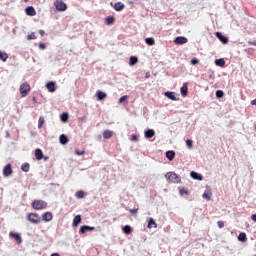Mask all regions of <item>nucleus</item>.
<instances>
[{"label": "nucleus", "instance_id": "1", "mask_svg": "<svg viewBox=\"0 0 256 256\" xmlns=\"http://www.w3.org/2000/svg\"><path fill=\"white\" fill-rule=\"evenodd\" d=\"M166 179L168 183H181V176L176 174V172H167Z\"/></svg>", "mask_w": 256, "mask_h": 256}, {"label": "nucleus", "instance_id": "2", "mask_svg": "<svg viewBox=\"0 0 256 256\" xmlns=\"http://www.w3.org/2000/svg\"><path fill=\"white\" fill-rule=\"evenodd\" d=\"M32 207L37 211H41L43 209H47L48 203L44 200H34V202H32Z\"/></svg>", "mask_w": 256, "mask_h": 256}, {"label": "nucleus", "instance_id": "3", "mask_svg": "<svg viewBox=\"0 0 256 256\" xmlns=\"http://www.w3.org/2000/svg\"><path fill=\"white\" fill-rule=\"evenodd\" d=\"M27 220L30 223H40V222H42V218H41V216H39V214L37 212H29L27 214Z\"/></svg>", "mask_w": 256, "mask_h": 256}, {"label": "nucleus", "instance_id": "4", "mask_svg": "<svg viewBox=\"0 0 256 256\" xmlns=\"http://www.w3.org/2000/svg\"><path fill=\"white\" fill-rule=\"evenodd\" d=\"M31 91V85L28 84V82H24L23 84L20 85V95L22 98L28 95Z\"/></svg>", "mask_w": 256, "mask_h": 256}, {"label": "nucleus", "instance_id": "5", "mask_svg": "<svg viewBox=\"0 0 256 256\" xmlns=\"http://www.w3.org/2000/svg\"><path fill=\"white\" fill-rule=\"evenodd\" d=\"M54 6L58 11H66L67 9V4L63 0H56L54 2Z\"/></svg>", "mask_w": 256, "mask_h": 256}, {"label": "nucleus", "instance_id": "6", "mask_svg": "<svg viewBox=\"0 0 256 256\" xmlns=\"http://www.w3.org/2000/svg\"><path fill=\"white\" fill-rule=\"evenodd\" d=\"M3 174L5 177L11 176L13 174V167L11 163H7L3 169Z\"/></svg>", "mask_w": 256, "mask_h": 256}, {"label": "nucleus", "instance_id": "7", "mask_svg": "<svg viewBox=\"0 0 256 256\" xmlns=\"http://www.w3.org/2000/svg\"><path fill=\"white\" fill-rule=\"evenodd\" d=\"M9 236L13 240H15L16 243H18V244L22 243V237H21V234H19V232H10Z\"/></svg>", "mask_w": 256, "mask_h": 256}, {"label": "nucleus", "instance_id": "8", "mask_svg": "<svg viewBox=\"0 0 256 256\" xmlns=\"http://www.w3.org/2000/svg\"><path fill=\"white\" fill-rule=\"evenodd\" d=\"M25 11H26V15H28V17H35L37 15L36 9L33 6L26 7Z\"/></svg>", "mask_w": 256, "mask_h": 256}, {"label": "nucleus", "instance_id": "9", "mask_svg": "<svg viewBox=\"0 0 256 256\" xmlns=\"http://www.w3.org/2000/svg\"><path fill=\"white\" fill-rule=\"evenodd\" d=\"M174 42L175 44H178V45L187 44L188 38H186L185 36H177Z\"/></svg>", "mask_w": 256, "mask_h": 256}, {"label": "nucleus", "instance_id": "10", "mask_svg": "<svg viewBox=\"0 0 256 256\" xmlns=\"http://www.w3.org/2000/svg\"><path fill=\"white\" fill-rule=\"evenodd\" d=\"M216 37L222 42V44H228L229 42V38L219 31H217Z\"/></svg>", "mask_w": 256, "mask_h": 256}, {"label": "nucleus", "instance_id": "11", "mask_svg": "<svg viewBox=\"0 0 256 256\" xmlns=\"http://www.w3.org/2000/svg\"><path fill=\"white\" fill-rule=\"evenodd\" d=\"M42 220L44 222H51L53 220V214L52 212H44L42 214Z\"/></svg>", "mask_w": 256, "mask_h": 256}, {"label": "nucleus", "instance_id": "12", "mask_svg": "<svg viewBox=\"0 0 256 256\" xmlns=\"http://www.w3.org/2000/svg\"><path fill=\"white\" fill-rule=\"evenodd\" d=\"M87 231H95V227H91L90 225H82V227H80L79 233L85 234Z\"/></svg>", "mask_w": 256, "mask_h": 256}, {"label": "nucleus", "instance_id": "13", "mask_svg": "<svg viewBox=\"0 0 256 256\" xmlns=\"http://www.w3.org/2000/svg\"><path fill=\"white\" fill-rule=\"evenodd\" d=\"M190 174L194 180H203V175L199 174V172L192 171Z\"/></svg>", "mask_w": 256, "mask_h": 256}, {"label": "nucleus", "instance_id": "14", "mask_svg": "<svg viewBox=\"0 0 256 256\" xmlns=\"http://www.w3.org/2000/svg\"><path fill=\"white\" fill-rule=\"evenodd\" d=\"M114 22H115L114 16H106V18H105V24H106L107 26H112V24H114Z\"/></svg>", "mask_w": 256, "mask_h": 256}, {"label": "nucleus", "instance_id": "15", "mask_svg": "<svg viewBox=\"0 0 256 256\" xmlns=\"http://www.w3.org/2000/svg\"><path fill=\"white\" fill-rule=\"evenodd\" d=\"M46 88L48 89V91H50V93H54V91L56 90L55 82H48L46 84Z\"/></svg>", "mask_w": 256, "mask_h": 256}, {"label": "nucleus", "instance_id": "16", "mask_svg": "<svg viewBox=\"0 0 256 256\" xmlns=\"http://www.w3.org/2000/svg\"><path fill=\"white\" fill-rule=\"evenodd\" d=\"M181 95L187 96L188 95V83H184L181 87Z\"/></svg>", "mask_w": 256, "mask_h": 256}, {"label": "nucleus", "instance_id": "17", "mask_svg": "<svg viewBox=\"0 0 256 256\" xmlns=\"http://www.w3.org/2000/svg\"><path fill=\"white\" fill-rule=\"evenodd\" d=\"M82 222V218L80 214H77V216H75L74 220H73V227H77L79 225V223Z\"/></svg>", "mask_w": 256, "mask_h": 256}, {"label": "nucleus", "instance_id": "18", "mask_svg": "<svg viewBox=\"0 0 256 256\" xmlns=\"http://www.w3.org/2000/svg\"><path fill=\"white\" fill-rule=\"evenodd\" d=\"M59 140L63 145L69 142V138L66 136V134H60Z\"/></svg>", "mask_w": 256, "mask_h": 256}, {"label": "nucleus", "instance_id": "19", "mask_svg": "<svg viewBox=\"0 0 256 256\" xmlns=\"http://www.w3.org/2000/svg\"><path fill=\"white\" fill-rule=\"evenodd\" d=\"M35 156L37 160H42L44 156L42 149H36Z\"/></svg>", "mask_w": 256, "mask_h": 256}, {"label": "nucleus", "instance_id": "20", "mask_svg": "<svg viewBox=\"0 0 256 256\" xmlns=\"http://www.w3.org/2000/svg\"><path fill=\"white\" fill-rule=\"evenodd\" d=\"M154 227V229H157V223L155 222V220H153V218H150L148 220V229H152Z\"/></svg>", "mask_w": 256, "mask_h": 256}, {"label": "nucleus", "instance_id": "21", "mask_svg": "<svg viewBox=\"0 0 256 256\" xmlns=\"http://www.w3.org/2000/svg\"><path fill=\"white\" fill-rule=\"evenodd\" d=\"M122 231L125 234L133 233V229H132V227H130V225H124V227H122Z\"/></svg>", "mask_w": 256, "mask_h": 256}, {"label": "nucleus", "instance_id": "22", "mask_svg": "<svg viewBox=\"0 0 256 256\" xmlns=\"http://www.w3.org/2000/svg\"><path fill=\"white\" fill-rule=\"evenodd\" d=\"M124 7L125 6L122 2H116V4H114L115 11H122Z\"/></svg>", "mask_w": 256, "mask_h": 256}, {"label": "nucleus", "instance_id": "23", "mask_svg": "<svg viewBox=\"0 0 256 256\" xmlns=\"http://www.w3.org/2000/svg\"><path fill=\"white\" fill-rule=\"evenodd\" d=\"M21 170L24 171V173H29V171H30V163H22Z\"/></svg>", "mask_w": 256, "mask_h": 256}, {"label": "nucleus", "instance_id": "24", "mask_svg": "<svg viewBox=\"0 0 256 256\" xmlns=\"http://www.w3.org/2000/svg\"><path fill=\"white\" fill-rule=\"evenodd\" d=\"M166 156H167L168 160L172 161V160H174V158L176 156V152L175 151H167Z\"/></svg>", "mask_w": 256, "mask_h": 256}, {"label": "nucleus", "instance_id": "25", "mask_svg": "<svg viewBox=\"0 0 256 256\" xmlns=\"http://www.w3.org/2000/svg\"><path fill=\"white\" fill-rule=\"evenodd\" d=\"M96 96H97V100H104L107 94L103 93V91H97Z\"/></svg>", "mask_w": 256, "mask_h": 256}, {"label": "nucleus", "instance_id": "26", "mask_svg": "<svg viewBox=\"0 0 256 256\" xmlns=\"http://www.w3.org/2000/svg\"><path fill=\"white\" fill-rule=\"evenodd\" d=\"M145 136H146V138H152L153 136H155V131H154V129H148V130L145 132Z\"/></svg>", "mask_w": 256, "mask_h": 256}, {"label": "nucleus", "instance_id": "27", "mask_svg": "<svg viewBox=\"0 0 256 256\" xmlns=\"http://www.w3.org/2000/svg\"><path fill=\"white\" fill-rule=\"evenodd\" d=\"M103 136H104L105 140H108L109 138H112L113 131L106 130L103 132Z\"/></svg>", "mask_w": 256, "mask_h": 256}, {"label": "nucleus", "instance_id": "28", "mask_svg": "<svg viewBox=\"0 0 256 256\" xmlns=\"http://www.w3.org/2000/svg\"><path fill=\"white\" fill-rule=\"evenodd\" d=\"M145 43H146L147 45H155V44H156L155 38H153L152 36H151V37H148V38L145 39Z\"/></svg>", "mask_w": 256, "mask_h": 256}, {"label": "nucleus", "instance_id": "29", "mask_svg": "<svg viewBox=\"0 0 256 256\" xmlns=\"http://www.w3.org/2000/svg\"><path fill=\"white\" fill-rule=\"evenodd\" d=\"M215 64L219 65L220 67H224L226 62H225V60L223 58H218L217 60H215Z\"/></svg>", "mask_w": 256, "mask_h": 256}, {"label": "nucleus", "instance_id": "30", "mask_svg": "<svg viewBox=\"0 0 256 256\" xmlns=\"http://www.w3.org/2000/svg\"><path fill=\"white\" fill-rule=\"evenodd\" d=\"M238 240L239 241H247V234H246V232H240V234L238 236Z\"/></svg>", "mask_w": 256, "mask_h": 256}, {"label": "nucleus", "instance_id": "31", "mask_svg": "<svg viewBox=\"0 0 256 256\" xmlns=\"http://www.w3.org/2000/svg\"><path fill=\"white\" fill-rule=\"evenodd\" d=\"M7 58H9V54L4 53L3 51H0V59H1L3 62H6Z\"/></svg>", "mask_w": 256, "mask_h": 256}, {"label": "nucleus", "instance_id": "32", "mask_svg": "<svg viewBox=\"0 0 256 256\" xmlns=\"http://www.w3.org/2000/svg\"><path fill=\"white\" fill-rule=\"evenodd\" d=\"M137 62H138L137 56H130V60H129L130 65H135L137 64Z\"/></svg>", "mask_w": 256, "mask_h": 256}, {"label": "nucleus", "instance_id": "33", "mask_svg": "<svg viewBox=\"0 0 256 256\" xmlns=\"http://www.w3.org/2000/svg\"><path fill=\"white\" fill-rule=\"evenodd\" d=\"M165 95L167 96V98H170V100H177L175 93L168 91L167 93H165Z\"/></svg>", "mask_w": 256, "mask_h": 256}, {"label": "nucleus", "instance_id": "34", "mask_svg": "<svg viewBox=\"0 0 256 256\" xmlns=\"http://www.w3.org/2000/svg\"><path fill=\"white\" fill-rule=\"evenodd\" d=\"M60 118H61V121H62V122H68V120H69V114H68V113H62L61 116H60Z\"/></svg>", "mask_w": 256, "mask_h": 256}, {"label": "nucleus", "instance_id": "35", "mask_svg": "<svg viewBox=\"0 0 256 256\" xmlns=\"http://www.w3.org/2000/svg\"><path fill=\"white\" fill-rule=\"evenodd\" d=\"M44 124H45V118L43 116H40L38 120V128L41 129Z\"/></svg>", "mask_w": 256, "mask_h": 256}, {"label": "nucleus", "instance_id": "36", "mask_svg": "<svg viewBox=\"0 0 256 256\" xmlns=\"http://www.w3.org/2000/svg\"><path fill=\"white\" fill-rule=\"evenodd\" d=\"M179 193L181 194V196H189V191L188 189H186L185 187H183L182 189H180Z\"/></svg>", "mask_w": 256, "mask_h": 256}, {"label": "nucleus", "instance_id": "37", "mask_svg": "<svg viewBox=\"0 0 256 256\" xmlns=\"http://www.w3.org/2000/svg\"><path fill=\"white\" fill-rule=\"evenodd\" d=\"M211 196H212V192H209V191H205L203 194V198H205V200H211Z\"/></svg>", "mask_w": 256, "mask_h": 256}, {"label": "nucleus", "instance_id": "38", "mask_svg": "<svg viewBox=\"0 0 256 256\" xmlns=\"http://www.w3.org/2000/svg\"><path fill=\"white\" fill-rule=\"evenodd\" d=\"M75 196H76V198H84L85 192L84 191H77Z\"/></svg>", "mask_w": 256, "mask_h": 256}, {"label": "nucleus", "instance_id": "39", "mask_svg": "<svg viewBox=\"0 0 256 256\" xmlns=\"http://www.w3.org/2000/svg\"><path fill=\"white\" fill-rule=\"evenodd\" d=\"M37 36L35 33L28 34L27 39L28 40H36Z\"/></svg>", "mask_w": 256, "mask_h": 256}, {"label": "nucleus", "instance_id": "40", "mask_svg": "<svg viewBox=\"0 0 256 256\" xmlns=\"http://www.w3.org/2000/svg\"><path fill=\"white\" fill-rule=\"evenodd\" d=\"M224 95H225V93L223 91H221V90L216 91L217 98H223Z\"/></svg>", "mask_w": 256, "mask_h": 256}, {"label": "nucleus", "instance_id": "41", "mask_svg": "<svg viewBox=\"0 0 256 256\" xmlns=\"http://www.w3.org/2000/svg\"><path fill=\"white\" fill-rule=\"evenodd\" d=\"M186 145L189 149L193 148V140H186Z\"/></svg>", "mask_w": 256, "mask_h": 256}, {"label": "nucleus", "instance_id": "42", "mask_svg": "<svg viewBox=\"0 0 256 256\" xmlns=\"http://www.w3.org/2000/svg\"><path fill=\"white\" fill-rule=\"evenodd\" d=\"M127 98H128L127 94H125L124 96H121L119 98V104H122V102H125V100H127Z\"/></svg>", "mask_w": 256, "mask_h": 256}, {"label": "nucleus", "instance_id": "43", "mask_svg": "<svg viewBox=\"0 0 256 256\" xmlns=\"http://www.w3.org/2000/svg\"><path fill=\"white\" fill-rule=\"evenodd\" d=\"M199 62H200L199 58H192V60H191V64H193V65H197V64H199Z\"/></svg>", "mask_w": 256, "mask_h": 256}, {"label": "nucleus", "instance_id": "44", "mask_svg": "<svg viewBox=\"0 0 256 256\" xmlns=\"http://www.w3.org/2000/svg\"><path fill=\"white\" fill-rule=\"evenodd\" d=\"M131 140L132 142H136L138 140V137L136 136V134L131 135Z\"/></svg>", "mask_w": 256, "mask_h": 256}, {"label": "nucleus", "instance_id": "45", "mask_svg": "<svg viewBox=\"0 0 256 256\" xmlns=\"http://www.w3.org/2000/svg\"><path fill=\"white\" fill-rule=\"evenodd\" d=\"M217 225L220 229H222L225 226V223L222 221L217 222Z\"/></svg>", "mask_w": 256, "mask_h": 256}, {"label": "nucleus", "instance_id": "46", "mask_svg": "<svg viewBox=\"0 0 256 256\" xmlns=\"http://www.w3.org/2000/svg\"><path fill=\"white\" fill-rule=\"evenodd\" d=\"M130 213L131 214H137L138 213V209H130Z\"/></svg>", "mask_w": 256, "mask_h": 256}, {"label": "nucleus", "instance_id": "47", "mask_svg": "<svg viewBox=\"0 0 256 256\" xmlns=\"http://www.w3.org/2000/svg\"><path fill=\"white\" fill-rule=\"evenodd\" d=\"M39 48H40V49H46V44L40 43V44H39Z\"/></svg>", "mask_w": 256, "mask_h": 256}, {"label": "nucleus", "instance_id": "48", "mask_svg": "<svg viewBox=\"0 0 256 256\" xmlns=\"http://www.w3.org/2000/svg\"><path fill=\"white\" fill-rule=\"evenodd\" d=\"M75 154H78V156H81L82 154H85V151H75Z\"/></svg>", "mask_w": 256, "mask_h": 256}, {"label": "nucleus", "instance_id": "49", "mask_svg": "<svg viewBox=\"0 0 256 256\" xmlns=\"http://www.w3.org/2000/svg\"><path fill=\"white\" fill-rule=\"evenodd\" d=\"M39 34H40L41 36H45V31H44L43 29H40V30H39Z\"/></svg>", "mask_w": 256, "mask_h": 256}, {"label": "nucleus", "instance_id": "50", "mask_svg": "<svg viewBox=\"0 0 256 256\" xmlns=\"http://www.w3.org/2000/svg\"><path fill=\"white\" fill-rule=\"evenodd\" d=\"M252 220L253 222H256V214H252Z\"/></svg>", "mask_w": 256, "mask_h": 256}, {"label": "nucleus", "instance_id": "51", "mask_svg": "<svg viewBox=\"0 0 256 256\" xmlns=\"http://www.w3.org/2000/svg\"><path fill=\"white\" fill-rule=\"evenodd\" d=\"M248 44L249 45H256V41L255 42L249 41Z\"/></svg>", "mask_w": 256, "mask_h": 256}, {"label": "nucleus", "instance_id": "52", "mask_svg": "<svg viewBox=\"0 0 256 256\" xmlns=\"http://www.w3.org/2000/svg\"><path fill=\"white\" fill-rule=\"evenodd\" d=\"M251 104H252V105H256V98L251 101Z\"/></svg>", "mask_w": 256, "mask_h": 256}]
</instances>
